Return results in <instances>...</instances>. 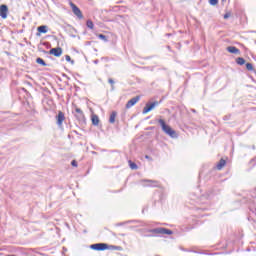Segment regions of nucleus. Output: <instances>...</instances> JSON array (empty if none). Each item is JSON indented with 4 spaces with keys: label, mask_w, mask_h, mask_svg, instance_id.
Wrapping results in <instances>:
<instances>
[{
    "label": "nucleus",
    "mask_w": 256,
    "mask_h": 256,
    "mask_svg": "<svg viewBox=\"0 0 256 256\" xmlns=\"http://www.w3.org/2000/svg\"><path fill=\"white\" fill-rule=\"evenodd\" d=\"M158 123H159L162 131L166 135H168V137H171V139H177V137H179V134H177V131H175L173 128H171V126L167 125L165 120L159 119Z\"/></svg>",
    "instance_id": "nucleus-1"
},
{
    "label": "nucleus",
    "mask_w": 256,
    "mask_h": 256,
    "mask_svg": "<svg viewBox=\"0 0 256 256\" xmlns=\"http://www.w3.org/2000/svg\"><path fill=\"white\" fill-rule=\"evenodd\" d=\"M148 233H155L156 235H173V231L171 229L159 227L148 230Z\"/></svg>",
    "instance_id": "nucleus-2"
},
{
    "label": "nucleus",
    "mask_w": 256,
    "mask_h": 256,
    "mask_svg": "<svg viewBox=\"0 0 256 256\" xmlns=\"http://www.w3.org/2000/svg\"><path fill=\"white\" fill-rule=\"evenodd\" d=\"M42 53H44L45 55L49 53V55H54V57H61V55H63V48L61 47L51 48L50 51L42 50Z\"/></svg>",
    "instance_id": "nucleus-3"
},
{
    "label": "nucleus",
    "mask_w": 256,
    "mask_h": 256,
    "mask_svg": "<svg viewBox=\"0 0 256 256\" xmlns=\"http://www.w3.org/2000/svg\"><path fill=\"white\" fill-rule=\"evenodd\" d=\"M161 101H154V102H148L146 103L145 107L143 108V115H146V113H149L151 111H153L154 107H157L158 105H160Z\"/></svg>",
    "instance_id": "nucleus-4"
},
{
    "label": "nucleus",
    "mask_w": 256,
    "mask_h": 256,
    "mask_svg": "<svg viewBox=\"0 0 256 256\" xmlns=\"http://www.w3.org/2000/svg\"><path fill=\"white\" fill-rule=\"evenodd\" d=\"M74 117L80 123H87V120L85 119V114L83 113V110H81V108H75Z\"/></svg>",
    "instance_id": "nucleus-5"
},
{
    "label": "nucleus",
    "mask_w": 256,
    "mask_h": 256,
    "mask_svg": "<svg viewBox=\"0 0 256 256\" xmlns=\"http://www.w3.org/2000/svg\"><path fill=\"white\" fill-rule=\"evenodd\" d=\"M90 249H93V251H107L109 249V244L107 243H96L90 245Z\"/></svg>",
    "instance_id": "nucleus-6"
},
{
    "label": "nucleus",
    "mask_w": 256,
    "mask_h": 256,
    "mask_svg": "<svg viewBox=\"0 0 256 256\" xmlns=\"http://www.w3.org/2000/svg\"><path fill=\"white\" fill-rule=\"evenodd\" d=\"M70 7L72 9V12L74 13V15H76V17H78V19H83V12H81V9H79L77 5H75V3L70 2Z\"/></svg>",
    "instance_id": "nucleus-7"
},
{
    "label": "nucleus",
    "mask_w": 256,
    "mask_h": 256,
    "mask_svg": "<svg viewBox=\"0 0 256 256\" xmlns=\"http://www.w3.org/2000/svg\"><path fill=\"white\" fill-rule=\"evenodd\" d=\"M7 15H9V7L6 4H2L0 6V17H1V19H7Z\"/></svg>",
    "instance_id": "nucleus-8"
},
{
    "label": "nucleus",
    "mask_w": 256,
    "mask_h": 256,
    "mask_svg": "<svg viewBox=\"0 0 256 256\" xmlns=\"http://www.w3.org/2000/svg\"><path fill=\"white\" fill-rule=\"evenodd\" d=\"M141 99L140 96H136L134 98H131L127 103H126V109H131V107L137 105L138 101Z\"/></svg>",
    "instance_id": "nucleus-9"
},
{
    "label": "nucleus",
    "mask_w": 256,
    "mask_h": 256,
    "mask_svg": "<svg viewBox=\"0 0 256 256\" xmlns=\"http://www.w3.org/2000/svg\"><path fill=\"white\" fill-rule=\"evenodd\" d=\"M56 121L57 125H63V121H65V113L59 111L58 115H56Z\"/></svg>",
    "instance_id": "nucleus-10"
},
{
    "label": "nucleus",
    "mask_w": 256,
    "mask_h": 256,
    "mask_svg": "<svg viewBox=\"0 0 256 256\" xmlns=\"http://www.w3.org/2000/svg\"><path fill=\"white\" fill-rule=\"evenodd\" d=\"M226 51H228V53H232L233 55H239L241 53V50L235 46H228Z\"/></svg>",
    "instance_id": "nucleus-11"
},
{
    "label": "nucleus",
    "mask_w": 256,
    "mask_h": 256,
    "mask_svg": "<svg viewBox=\"0 0 256 256\" xmlns=\"http://www.w3.org/2000/svg\"><path fill=\"white\" fill-rule=\"evenodd\" d=\"M37 31V35H41V33L45 34L49 31V27H47V25H42L37 28Z\"/></svg>",
    "instance_id": "nucleus-12"
},
{
    "label": "nucleus",
    "mask_w": 256,
    "mask_h": 256,
    "mask_svg": "<svg viewBox=\"0 0 256 256\" xmlns=\"http://www.w3.org/2000/svg\"><path fill=\"white\" fill-rule=\"evenodd\" d=\"M146 183H149L148 185H146V187H159V182L155 181V180H143Z\"/></svg>",
    "instance_id": "nucleus-13"
},
{
    "label": "nucleus",
    "mask_w": 256,
    "mask_h": 256,
    "mask_svg": "<svg viewBox=\"0 0 256 256\" xmlns=\"http://www.w3.org/2000/svg\"><path fill=\"white\" fill-rule=\"evenodd\" d=\"M91 121L92 125H94V127H97V125H99V116H97V114H93L91 116Z\"/></svg>",
    "instance_id": "nucleus-14"
},
{
    "label": "nucleus",
    "mask_w": 256,
    "mask_h": 256,
    "mask_svg": "<svg viewBox=\"0 0 256 256\" xmlns=\"http://www.w3.org/2000/svg\"><path fill=\"white\" fill-rule=\"evenodd\" d=\"M224 165H227V161L225 159H220L218 164L216 165L218 171H221L223 169Z\"/></svg>",
    "instance_id": "nucleus-15"
},
{
    "label": "nucleus",
    "mask_w": 256,
    "mask_h": 256,
    "mask_svg": "<svg viewBox=\"0 0 256 256\" xmlns=\"http://www.w3.org/2000/svg\"><path fill=\"white\" fill-rule=\"evenodd\" d=\"M117 118V111H112L109 118V123H115V119Z\"/></svg>",
    "instance_id": "nucleus-16"
},
{
    "label": "nucleus",
    "mask_w": 256,
    "mask_h": 256,
    "mask_svg": "<svg viewBox=\"0 0 256 256\" xmlns=\"http://www.w3.org/2000/svg\"><path fill=\"white\" fill-rule=\"evenodd\" d=\"M36 63H38V65H41L42 67H47V63H45V60H43V58H40V57H38L37 59H36Z\"/></svg>",
    "instance_id": "nucleus-17"
},
{
    "label": "nucleus",
    "mask_w": 256,
    "mask_h": 256,
    "mask_svg": "<svg viewBox=\"0 0 256 256\" xmlns=\"http://www.w3.org/2000/svg\"><path fill=\"white\" fill-rule=\"evenodd\" d=\"M236 63H237V65H240V66L245 65V63H246L245 58H243V57L236 58Z\"/></svg>",
    "instance_id": "nucleus-18"
},
{
    "label": "nucleus",
    "mask_w": 256,
    "mask_h": 256,
    "mask_svg": "<svg viewBox=\"0 0 256 256\" xmlns=\"http://www.w3.org/2000/svg\"><path fill=\"white\" fill-rule=\"evenodd\" d=\"M98 39H101L104 43H107L109 41V38L104 34H98Z\"/></svg>",
    "instance_id": "nucleus-19"
},
{
    "label": "nucleus",
    "mask_w": 256,
    "mask_h": 256,
    "mask_svg": "<svg viewBox=\"0 0 256 256\" xmlns=\"http://www.w3.org/2000/svg\"><path fill=\"white\" fill-rule=\"evenodd\" d=\"M128 163H129L130 169H133V170L139 169V166H137V163H135V162H133L131 160H129Z\"/></svg>",
    "instance_id": "nucleus-20"
},
{
    "label": "nucleus",
    "mask_w": 256,
    "mask_h": 256,
    "mask_svg": "<svg viewBox=\"0 0 256 256\" xmlns=\"http://www.w3.org/2000/svg\"><path fill=\"white\" fill-rule=\"evenodd\" d=\"M109 249H112L114 251H122V247L121 246H115V245H108Z\"/></svg>",
    "instance_id": "nucleus-21"
},
{
    "label": "nucleus",
    "mask_w": 256,
    "mask_h": 256,
    "mask_svg": "<svg viewBox=\"0 0 256 256\" xmlns=\"http://www.w3.org/2000/svg\"><path fill=\"white\" fill-rule=\"evenodd\" d=\"M86 26L88 27V29H94L95 24H93V22L91 20H87Z\"/></svg>",
    "instance_id": "nucleus-22"
},
{
    "label": "nucleus",
    "mask_w": 256,
    "mask_h": 256,
    "mask_svg": "<svg viewBox=\"0 0 256 256\" xmlns=\"http://www.w3.org/2000/svg\"><path fill=\"white\" fill-rule=\"evenodd\" d=\"M246 69H247V71H254L255 70V68L253 67V64L252 63H246Z\"/></svg>",
    "instance_id": "nucleus-23"
},
{
    "label": "nucleus",
    "mask_w": 256,
    "mask_h": 256,
    "mask_svg": "<svg viewBox=\"0 0 256 256\" xmlns=\"http://www.w3.org/2000/svg\"><path fill=\"white\" fill-rule=\"evenodd\" d=\"M65 59H66V61H67L68 63H71V65H75V60H72V59H71V56L66 55V56H65Z\"/></svg>",
    "instance_id": "nucleus-24"
},
{
    "label": "nucleus",
    "mask_w": 256,
    "mask_h": 256,
    "mask_svg": "<svg viewBox=\"0 0 256 256\" xmlns=\"http://www.w3.org/2000/svg\"><path fill=\"white\" fill-rule=\"evenodd\" d=\"M108 83H110L112 91L115 90V80H113V78H109Z\"/></svg>",
    "instance_id": "nucleus-25"
},
{
    "label": "nucleus",
    "mask_w": 256,
    "mask_h": 256,
    "mask_svg": "<svg viewBox=\"0 0 256 256\" xmlns=\"http://www.w3.org/2000/svg\"><path fill=\"white\" fill-rule=\"evenodd\" d=\"M210 5H212V7H215V5L219 4V0H209Z\"/></svg>",
    "instance_id": "nucleus-26"
},
{
    "label": "nucleus",
    "mask_w": 256,
    "mask_h": 256,
    "mask_svg": "<svg viewBox=\"0 0 256 256\" xmlns=\"http://www.w3.org/2000/svg\"><path fill=\"white\" fill-rule=\"evenodd\" d=\"M224 121H230L231 120V114H227L223 117Z\"/></svg>",
    "instance_id": "nucleus-27"
},
{
    "label": "nucleus",
    "mask_w": 256,
    "mask_h": 256,
    "mask_svg": "<svg viewBox=\"0 0 256 256\" xmlns=\"http://www.w3.org/2000/svg\"><path fill=\"white\" fill-rule=\"evenodd\" d=\"M223 17L224 19H229V17H231V12H227Z\"/></svg>",
    "instance_id": "nucleus-28"
},
{
    "label": "nucleus",
    "mask_w": 256,
    "mask_h": 256,
    "mask_svg": "<svg viewBox=\"0 0 256 256\" xmlns=\"http://www.w3.org/2000/svg\"><path fill=\"white\" fill-rule=\"evenodd\" d=\"M71 165H72V167H77L78 163L76 162V160H72Z\"/></svg>",
    "instance_id": "nucleus-29"
},
{
    "label": "nucleus",
    "mask_w": 256,
    "mask_h": 256,
    "mask_svg": "<svg viewBox=\"0 0 256 256\" xmlns=\"http://www.w3.org/2000/svg\"><path fill=\"white\" fill-rule=\"evenodd\" d=\"M145 159H151V157H149V155H146V156H145Z\"/></svg>",
    "instance_id": "nucleus-30"
},
{
    "label": "nucleus",
    "mask_w": 256,
    "mask_h": 256,
    "mask_svg": "<svg viewBox=\"0 0 256 256\" xmlns=\"http://www.w3.org/2000/svg\"><path fill=\"white\" fill-rule=\"evenodd\" d=\"M94 63H95V64L99 63V60H95Z\"/></svg>",
    "instance_id": "nucleus-31"
},
{
    "label": "nucleus",
    "mask_w": 256,
    "mask_h": 256,
    "mask_svg": "<svg viewBox=\"0 0 256 256\" xmlns=\"http://www.w3.org/2000/svg\"><path fill=\"white\" fill-rule=\"evenodd\" d=\"M246 251H251V248H247Z\"/></svg>",
    "instance_id": "nucleus-32"
},
{
    "label": "nucleus",
    "mask_w": 256,
    "mask_h": 256,
    "mask_svg": "<svg viewBox=\"0 0 256 256\" xmlns=\"http://www.w3.org/2000/svg\"><path fill=\"white\" fill-rule=\"evenodd\" d=\"M166 35H168V37H170V36H171V34H166Z\"/></svg>",
    "instance_id": "nucleus-33"
},
{
    "label": "nucleus",
    "mask_w": 256,
    "mask_h": 256,
    "mask_svg": "<svg viewBox=\"0 0 256 256\" xmlns=\"http://www.w3.org/2000/svg\"><path fill=\"white\" fill-rule=\"evenodd\" d=\"M148 237H153V235H148Z\"/></svg>",
    "instance_id": "nucleus-34"
},
{
    "label": "nucleus",
    "mask_w": 256,
    "mask_h": 256,
    "mask_svg": "<svg viewBox=\"0 0 256 256\" xmlns=\"http://www.w3.org/2000/svg\"><path fill=\"white\" fill-rule=\"evenodd\" d=\"M23 91H27L25 88H23Z\"/></svg>",
    "instance_id": "nucleus-35"
},
{
    "label": "nucleus",
    "mask_w": 256,
    "mask_h": 256,
    "mask_svg": "<svg viewBox=\"0 0 256 256\" xmlns=\"http://www.w3.org/2000/svg\"><path fill=\"white\" fill-rule=\"evenodd\" d=\"M223 2L227 1V0H222Z\"/></svg>",
    "instance_id": "nucleus-36"
},
{
    "label": "nucleus",
    "mask_w": 256,
    "mask_h": 256,
    "mask_svg": "<svg viewBox=\"0 0 256 256\" xmlns=\"http://www.w3.org/2000/svg\"><path fill=\"white\" fill-rule=\"evenodd\" d=\"M253 33H256V31H253Z\"/></svg>",
    "instance_id": "nucleus-37"
},
{
    "label": "nucleus",
    "mask_w": 256,
    "mask_h": 256,
    "mask_svg": "<svg viewBox=\"0 0 256 256\" xmlns=\"http://www.w3.org/2000/svg\"><path fill=\"white\" fill-rule=\"evenodd\" d=\"M255 45H256V40H255Z\"/></svg>",
    "instance_id": "nucleus-38"
}]
</instances>
